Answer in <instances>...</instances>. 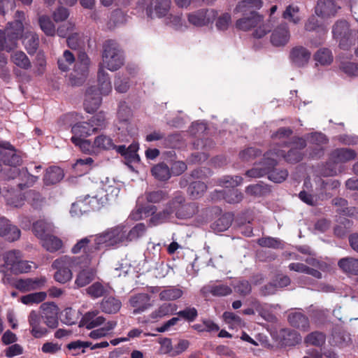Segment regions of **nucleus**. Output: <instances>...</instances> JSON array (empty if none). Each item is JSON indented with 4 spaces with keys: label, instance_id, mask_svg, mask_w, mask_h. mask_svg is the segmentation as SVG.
Returning a JSON list of instances; mask_svg holds the SVG:
<instances>
[{
    "label": "nucleus",
    "instance_id": "774afa93",
    "mask_svg": "<svg viewBox=\"0 0 358 358\" xmlns=\"http://www.w3.org/2000/svg\"><path fill=\"white\" fill-rule=\"evenodd\" d=\"M76 27L71 22H68L57 29V34L61 37L69 36L71 34H75Z\"/></svg>",
    "mask_w": 358,
    "mask_h": 358
},
{
    "label": "nucleus",
    "instance_id": "1a4fd4ad",
    "mask_svg": "<svg viewBox=\"0 0 358 358\" xmlns=\"http://www.w3.org/2000/svg\"><path fill=\"white\" fill-rule=\"evenodd\" d=\"M98 237L103 248L127 245L128 243L127 224H120L108 229L103 233L98 234Z\"/></svg>",
    "mask_w": 358,
    "mask_h": 358
},
{
    "label": "nucleus",
    "instance_id": "3c124183",
    "mask_svg": "<svg viewBox=\"0 0 358 358\" xmlns=\"http://www.w3.org/2000/svg\"><path fill=\"white\" fill-rule=\"evenodd\" d=\"M21 252L18 250H11L4 255L5 266L13 271V267L17 264L21 258Z\"/></svg>",
    "mask_w": 358,
    "mask_h": 358
},
{
    "label": "nucleus",
    "instance_id": "338daca9",
    "mask_svg": "<svg viewBox=\"0 0 358 358\" xmlns=\"http://www.w3.org/2000/svg\"><path fill=\"white\" fill-rule=\"evenodd\" d=\"M224 199L229 203H238L243 199V194L236 189H229L224 192Z\"/></svg>",
    "mask_w": 358,
    "mask_h": 358
},
{
    "label": "nucleus",
    "instance_id": "5701e85b",
    "mask_svg": "<svg viewBox=\"0 0 358 358\" xmlns=\"http://www.w3.org/2000/svg\"><path fill=\"white\" fill-rule=\"evenodd\" d=\"M150 301V298L147 294H139L132 296L129 300V303L134 308L133 313L134 314H139L144 312L151 306Z\"/></svg>",
    "mask_w": 358,
    "mask_h": 358
},
{
    "label": "nucleus",
    "instance_id": "c03bdc74",
    "mask_svg": "<svg viewBox=\"0 0 358 358\" xmlns=\"http://www.w3.org/2000/svg\"><path fill=\"white\" fill-rule=\"evenodd\" d=\"M117 325L116 321H108L101 328L93 330L90 334V337L94 339H98L106 336Z\"/></svg>",
    "mask_w": 358,
    "mask_h": 358
},
{
    "label": "nucleus",
    "instance_id": "0e129e2a",
    "mask_svg": "<svg viewBox=\"0 0 358 358\" xmlns=\"http://www.w3.org/2000/svg\"><path fill=\"white\" fill-rule=\"evenodd\" d=\"M165 22L176 29H182L183 27H187L183 23L182 17L180 15H167V16L165 17Z\"/></svg>",
    "mask_w": 358,
    "mask_h": 358
},
{
    "label": "nucleus",
    "instance_id": "0eeeda50",
    "mask_svg": "<svg viewBox=\"0 0 358 358\" xmlns=\"http://www.w3.org/2000/svg\"><path fill=\"white\" fill-rule=\"evenodd\" d=\"M124 58L117 44L112 41H106L103 45L102 62L100 69L106 68L110 71H116L123 64Z\"/></svg>",
    "mask_w": 358,
    "mask_h": 358
},
{
    "label": "nucleus",
    "instance_id": "72a5a7b5",
    "mask_svg": "<svg viewBox=\"0 0 358 358\" xmlns=\"http://www.w3.org/2000/svg\"><path fill=\"white\" fill-rule=\"evenodd\" d=\"M288 321L292 326L303 331L307 330L309 327L308 318L300 312L290 313L288 315Z\"/></svg>",
    "mask_w": 358,
    "mask_h": 358
},
{
    "label": "nucleus",
    "instance_id": "f257e3e1",
    "mask_svg": "<svg viewBox=\"0 0 358 358\" xmlns=\"http://www.w3.org/2000/svg\"><path fill=\"white\" fill-rule=\"evenodd\" d=\"M120 193V185L114 180L106 178L99 186L96 193L92 196L86 195L80 197L72 204L71 213L72 215L82 214L88 210V206L92 209L99 208L108 202L115 201Z\"/></svg>",
    "mask_w": 358,
    "mask_h": 358
},
{
    "label": "nucleus",
    "instance_id": "4c0bfd02",
    "mask_svg": "<svg viewBox=\"0 0 358 358\" xmlns=\"http://www.w3.org/2000/svg\"><path fill=\"white\" fill-rule=\"evenodd\" d=\"M63 177V171L59 167L53 166L46 171L44 181L46 185L55 184L60 181Z\"/></svg>",
    "mask_w": 358,
    "mask_h": 358
},
{
    "label": "nucleus",
    "instance_id": "7ed1b4c3",
    "mask_svg": "<svg viewBox=\"0 0 358 358\" xmlns=\"http://www.w3.org/2000/svg\"><path fill=\"white\" fill-rule=\"evenodd\" d=\"M15 21L8 24L4 31L0 30V49L10 52L17 48V40L27 26L25 15L17 11Z\"/></svg>",
    "mask_w": 358,
    "mask_h": 358
},
{
    "label": "nucleus",
    "instance_id": "7c9ffc66",
    "mask_svg": "<svg viewBox=\"0 0 358 358\" xmlns=\"http://www.w3.org/2000/svg\"><path fill=\"white\" fill-rule=\"evenodd\" d=\"M0 159L5 165L12 166L11 168H16L15 166L20 164V157L16 155L13 150H3L0 152ZM8 167L6 169V171L10 173Z\"/></svg>",
    "mask_w": 358,
    "mask_h": 358
},
{
    "label": "nucleus",
    "instance_id": "b1692460",
    "mask_svg": "<svg viewBox=\"0 0 358 358\" xmlns=\"http://www.w3.org/2000/svg\"><path fill=\"white\" fill-rule=\"evenodd\" d=\"M101 98L96 92L95 87L89 88L86 93V97L84 103L85 108L87 113H93L99 106Z\"/></svg>",
    "mask_w": 358,
    "mask_h": 358
},
{
    "label": "nucleus",
    "instance_id": "bf43d9fd",
    "mask_svg": "<svg viewBox=\"0 0 358 358\" xmlns=\"http://www.w3.org/2000/svg\"><path fill=\"white\" fill-rule=\"evenodd\" d=\"M225 322L231 328L237 329L243 326L241 318L231 312H225L223 314Z\"/></svg>",
    "mask_w": 358,
    "mask_h": 358
},
{
    "label": "nucleus",
    "instance_id": "f8f14e48",
    "mask_svg": "<svg viewBox=\"0 0 358 358\" xmlns=\"http://www.w3.org/2000/svg\"><path fill=\"white\" fill-rule=\"evenodd\" d=\"M89 64L86 54H80L73 71L70 75V83L72 85H80L85 82L88 76Z\"/></svg>",
    "mask_w": 358,
    "mask_h": 358
},
{
    "label": "nucleus",
    "instance_id": "bb28decb",
    "mask_svg": "<svg viewBox=\"0 0 358 358\" xmlns=\"http://www.w3.org/2000/svg\"><path fill=\"white\" fill-rule=\"evenodd\" d=\"M94 143L97 155L102 151L110 150L115 148V143L112 138L105 134H100L96 136Z\"/></svg>",
    "mask_w": 358,
    "mask_h": 358
},
{
    "label": "nucleus",
    "instance_id": "423d86ee",
    "mask_svg": "<svg viewBox=\"0 0 358 358\" xmlns=\"http://www.w3.org/2000/svg\"><path fill=\"white\" fill-rule=\"evenodd\" d=\"M98 235L90 236L79 240L71 248V252L73 254L83 253L84 255L82 257H76L78 261H80L81 263L91 264L92 254L101 249L102 245L99 241Z\"/></svg>",
    "mask_w": 358,
    "mask_h": 358
},
{
    "label": "nucleus",
    "instance_id": "4be33fe9",
    "mask_svg": "<svg viewBox=\"0 0 358 358\" xmlns=\"http://www.w3.org/2000/svg\"><path fill=\"white\" fill-rule=\"evenodd\" d=\"M311 57V52L303 46L293 48L289 53V59L296 66L303 67L306 66Z\"/></svg>",
    "mask_w": 358,
    "mask_h": 358
},
{
    "label": "nucleus",
    "instance_id": "f03ea898",
    "mask_svg": "<svg viewBox=\"0 0 358 358\" xmlns=\"http://www.w3.org/2000/svg\"><path fill=\"white\" fill-rule=\"evenodd\" d=\"M279 159L270 150L264 155V161L259 164H255V167L246 172V176L251 178H259L264 175H268L270 180L274 182H282L287 177L286 170H278L274 169L277 161Z\"/></svg>",
    "mask_w": 358,
    "mask_h": 358
},
{
    "label": "nucleus",
    "instance_id": "6e6d98bb",
    "mask_svg": "<svg viewBox=\"0 0 358 358\" xmlns=\"http://www.w3.org/2000/svg\"><path fill=\"white\" fill-rule=\"evenodd\" d=\"M315 60L321 65H329L333 61L331 52L326 48L320 49L317 51L315 56Z\"/></svg>",
    "mask_w": 358,
    "mask_h": 358
},
{
    "label": "nucleus",
    "instance_id": "2f4dec72",
    "mask_svg": "<svg viewBox=\"0 0 358 358\" xmlns=\"http://www.w3.org/2000/svg\"><path fill=\"white\" fill-rule=\"evenodd\" d=\"M98 83L99 95H108L112 90V85L108 78V74L103 69H99L98 72Z\"/></svg>",
    "mask_w": 358,
    "mask_h": 358
},
{
    "label": "nucleus",
    "instance_id": "864d4df0",
    "mask_svg": "<svg viewBox=\"0 0 358 358\" xmlns=\"http://www.w3.org/2000/svg\"><path fill=\"white\" fill-rule=\"evenodd\" d=\"M145 226L144 224H137L132 229H129V227L127 225L128 243L141 237L145 234Z\"/></svg>",
    "mask_w": 358,
    "mask_h": 358
},
{
    "label": "nucleus",
    "instance_id": "dca6fc26",
    "mask_svg": "<svg viewBox=\"0 0 358 358\" xmlns=\"http://www.w3.org/2000/svg\"><path fill=\"white\" fill-rule=\"evenodd\" d=\"M41 319L46 326L50 329L58 327L59 308L54 303H44L41 306Z\"/></svg>",
    "mask_w": 358,
    "mask_h": 358
},
{
    "label": "nucleus",
    "instance_id": "6ab92c4d",
    "mask_svg": "<svg viewBox=\"0 0 358 358\" xmlns=\"http://www.w3.org/2000/svg\"><path fill=\"white\" fill-rule=\"evenodd\" d=\"M290 39V31L286 23L275 27L271 35V43L275 47H282L287 45Z\"/></svg>",
    "mask_w": 358,
    "mask_h": 358
},
{
    "label": "nucleus",
    "instance_id": "37998d69",
    "mask_svg": "<svg viewBox=\"0 0 358 358\" xmlns=\"http://www.w3.org/2000/svg\"><path fill=\"white\" fill-rule=\"evenodd\" d=\"M289 268L291 271H294L299 273H303L308 275H310L316 278H321L322 273L314 268H309L306 265L302 263H292L289 265Z\"/></svg>",
    "mask_w": 358,
    "mask_h": 358
},
{
    "label": "nucleus",
    "instance_id": "a19ab883",
    "mask_svg": "<svg viewBox=\"0 0 358 358\" xmlns=\"http://www.w3.org/2000/svg\"><path fill=\"white\" fill-rule=\"evenodd\" d=\"M304 28L308 31H316L320 36H324L327 29L324 26L320 24L315 15H311L306 22Z\"/></svg>",
    "mask_w": 358,
    "mask_h": 358
},
{
    "label": "nucleus",
    "instance_id": "9d476101",
    "mask_svg": "<svg viewBox=\"0 0 358 358\" xmlns=\"http://www.w3.org/2000/svg\"><path fill=\"white\" fill-rule=\"evenodd\" d=\"M356 153L354 150L349 148H338L334 150L330 155L329 162L327 164V167L322 172L324 176H335L341 172V170L337 169L331 164H338L348 162L355 158Z\"/></svg>",
    "mask_w": 358,
    "mask_h": 358
},
{
    "label": "nucleus",
    "instance_id": "a878e982",
    "mask_svg": "<svg viewBox=\"0 0 358 358\" xmlns=\"http://www.w3.org/2000/svg\"><path fill=\"white\" fill-rule=\"evenodd\" d=\"M71 131L76 136L80 138H86L96 132V127H93L90 122H82L74 124Z\"/></svg>",
    "mask_w": 358,
    "mask_h": 358
},
{
    "label": "nucleus",
    "instance_id": "e2e57ef3",
    "mask_svg": "<svg viewBox=\"0 0 358 358\" xmlns=\"http://www.w3.org/2000/svg\"><path fill=\"white\" fill-rule=\"evenodd\" d=\"M242 178L240 176H225L220 180V185L227 189H234L242 182Z\"/></svg>",
    "mask_w": 358,
    "mask_h": 358
},
{
    "label": "nucleus",
    "instance_id": "cd10ccee",
    "mask_svg": "<svg viewBox=\"0 0 358 358\" xmlns=\"http://www.w3.org/2000/svg\"><path fill=\"white\" fill-rule=\"evenodd\" d=\"M282 17L288 22L297 24L300 23L302 17L300 15V8L296 4H289L286 6Z\"/></svg>",
    "mask_w": 358,
    "mask_h": 358
},
{
    "label": "nucleus",
    "instance_id": "052dcab7",
    "mask_svg": "<svg viewBox=\"0 0 358 358\" xmlns=\"http://www.w3.org/2000/svg\"><path fill=\"white\" fill-rule=\"evenodd\" d=\"M206 190V185L204 182L201 181H195L192 182L188 188L189 193L193 199H196L201 196Z\"/></svg>",
    "mask_w": 358,
    "mask_h": 358
},
{
    "label": "nucleus",
    "instance_id": "a18cd8bd",
    "mask_svg": "<svg viewBox=\"0 0 358 358\" xmlns=\"http://www.w3.org/2000/svg\"><path fill=\"white\" fill-rule=\"evenodd\" d=\"M46 296L47 294L44 292L31 293L22 296L20 298V301L23 304L31 306L42 302L45 299Z\"/></svg>",
    "mask_w": 358,
    "mask_h": 358
},
{
    "label": "nucleus",
    "instance_id": "ea45409f",
    "mask_svg": "<svg viewBox=\"0 0 358 358\" xmlns=\"http://www.w3.org/2000/svg\"><path fill=\"white\" fill-rule=\"evenodd\" d=\"M71 141L76 146H78L83 152L88 155H97L96 148H94V141L92 143L89 140H85L76 136L71 137Z\"/></svg>",
    "mask_w": 358,
    "mask_h": 358
},
{
    "label": "nucleus",
    "instance_id": "49530a36",
    "mask_svg": "<svg viewBox=\"0 0 358 358\" xmlns=\"http://www.w3.org/2000/svg\"><path fill=\"white\" fill-rule=\"evenodd\" d=\"M152 173L159 180H166L171 177V171L169 166L164 163H160L152 169Z\"/></svg>",
    "mask_w": 358,
    "mask_h": 358
},
{
    "label": "nucleus",
    "instance_id": "412c9836",
    "mask_svg": "<svg viewBox=\"0 0 358 358\" xmlns=\"http://www.w3.org/2000/svg\"><path fill=\"white\" fill-rule=\"evenodd\" d=\"M183 201L184 197L180 194L176 195L174 199L169 203L167 208L163 213L155 214L150 218L151 224L157 225L164 222Z\"/></svg>",
    "mask_w": 358,
    "mask_h": 358
},
{
    "label": "nucleus",
    "instance_id": "aec40b11",
    "mask_svg": "<svg viewBox=\"0 0 358 358\" xmlns=\"http://www.w3.org/2000/svg\"><path fill=\"white\" fill-rule=\"evenodd\" d=\"M10 175L8 176V178H17V185L20 189L24 187L32 186L37 180V177L30 175L26 169L18 170L17 168H10Z\"/></svg>",
    "mask_w": 358,
    "mask_h": 358
},
{
    "label": "nucleus",
    "instance_id": "58836bf2",
    "mask_svg": "<svg viewBox=\"0 0 358 358\" xmlns=\"http://www.w3.org/2000/svg\"><path fill=\"white\" fill-rule=\"evenodd\" d=\"M183 292L180 288L169 287L160 291L159 299L162 301H173L180 298Z\"/></svg>",
    "mask_w": 358,
    "mask_h": 358
},
{
    "label": "nucleus",
    "instance_id": "de8ad7c7",
    "mask_svg": "<svg viewBox=\"0 0 358 358\" xmlns=\"http://www.w3.org/2000/svg\"><path fill=\"white\" fill-rule=\"evenodd\" d=\"M177 309V306L172 303H164L160 306L157 310H155L150 315L152 319H160L164 316L173 313Z\"/></svg>",
    "mask_w": 358,
    "mask_h": 358
},
{
    "label": "nucleus",
    "instance_id": "f704fd0d",
    "mask_svg": "<svg viewBox=\"0 0 358 358\" xmlns=\"http://www.w3.org/2000/svg\"><path fill=\"white\" fill-rule=\"evenodd\" d=\"M22 43L29 54H34L38 45V38L32 31H26L22 36Z\"/></svg>",
    "mask_w": 358,
    "mask_h": 358
},
{
    "label": "nucleus",
    "instance_id": "9b49d317",
    "mask_svg": "<svg viewBox=\"0 0 358 358\" xmlns=\"http://www.w3.org/2000/svg\"><path fill=\"white\" fill-rule=\"evenodd\" d=\"M171 0H144L143 7L148 17H165L171 8Z\"/></svg>",
    "mask_w": 358,
    "mask_h": 358
},
{
    "label": "nucleus",
    "instance_id": "c756f323",
    "mask_svg": "<svg viewBox=\"0 0 358 358\" xmlns=\"http://www.w3.org/2000/svg\"><path fill=\"white\" fill-rule=\"evenodd\" d=\"M54 226L52 223L45 220H39L34 224L33 231L36 236L42 241L48 234L53 231Z\"/></svg>",
    "mask_w": 358,
    "mask_h": 358
},
{
    "label": "nucleus",
    "instance_id": "79ce46f5",
    "mask_svg": "<svg viewBox=\"0 0 358 358\" xmlns=\"http://www.w3.org/2000/svg\"><path fill=\"white\" fill-rule=\"evenodd\" d=\"M41 244L44 248L51 252L57 251L62 247V241L50 234L45 237L41 241Z\"/></svg>",
    "mask_w": 358,
    "mask_h": 358
},
{
    "label": "nucleus",
    "instance_id": "09e8293b",
    "mask_svg": "<svg viewBox=\"0 0 358 358\" xmlns=\"http://www.w3.org/2000/svg\"><path fill=\"white\" fill-rule=\"evenodd\" d=\"M38 24L42 31L48 36L55 34V27L50 18L46 15H41L38 18Z\"/></svg>",
    "mask_w": 358,
    "mask_h": 358
},
{
    "label": "nucleus",
    "instance_id": "39448f33",
    "mask_svg": "<svg viewBox=\"0 0 358 358\" xmlns=\"http://www.w3.org/2000/svg\"><path fill=\"white\" fill-rule=\"evenodd\" d=\"M334 38L341 48L347 50L358 41V30L351 29L345 20L337 21L333 26Z\"/></svg>",
    "mask_w": 358,
    "mask_h": 358
},
{
    "label": "nucleus",
    "instance_id": "c85d7f7f",
    "mask_svg": "<svg viewBox=\"0 0 358 358\" xmlns=\"http://www.w3.org/2000/svg\"><path fill=\"white\" fill-rule=\"evenodd\" d=\"M105 318L99 315L98 310L89 311L83 317V322L87 329H93L104 323Z\"/></svg>",
    "mask_w": 358,
    "mask_h": 358
},
{
    "label": "nucleus",
    "instance_id": "4d7b16f0",
    "mask_svg": "<svg viewBox=\"0 0 358 358\" xmlns=\"http://www.w3.org/2000/svg\"><path fill=\"white\" fill-rule=\"evenodd\" d=\"M326 336L324 334L318 331L312 332L305 338V343L315 346H322L324 344Z\"/></svg>",
    "mask_w": 358,
    "mask_h": 358
},
{
    "label": "nucleus",
    "instance_id": "393cba45",
    "mask_svg": "<svg viewBox=\"0 0 358 358\" xmlns=\"http://www.w3.org/2000/svg\"><path fill=\"white\" fill-rule=\"evenodd\" d=\"M46 282L45 277L36 278L20 279L16 282V287L23 292L36 289L43 287Z\"/></svg>",
    "mask_w": 358,
    "mask_h": 358
},
{
    "label": "nucleus",
    "instance_id": "473e14b6",
    "mask_svg": "<svg viewBox=\"0 0 358 358\" xmlns=\"http://www.w3.org/2000/svg\"><path fill=\"white\" fill-rule=\"evenodd\" d=\"M120 301L115 297H105L101 303V308L103 312L108 314H114L118 312L121 308Z\"/></svg>",
    "mask_w": 358,
    "mask_h": 358
},
{
    "label": "nucleus",
    "instance_id": "4468645a",
    "mask_svg": "<svg viewBox=\"0 0 358 358\" xmlns=\"http://www.w3.org/2000/svg\"><path fill=\"white\" fill-rule=\"evenodd\" d=\"M217 12L213 9H201L187 15L188 22L195 27L206 26L217 17Z\"/></svg>",
    "mask_w": 358,
    "mask_h": 358
},
{
    "label": "nucleus",
    "instance_id": "c9c22d12",
    "mask_svg": "<svg viewBox=\"0 0 358 358\" xmlns=\"http://www.w3.org/2000/svg\"><path fill=\"white\" fill-rule=\"evenodd\" d=\"M10 61L15 66L24 70L29 69L31 66L28 57L21 50L13 52L10 55Z\"/></svg>",
    "mask_w": 358,
    "mask_h": 358
},
{
    "label": "nucleus",
    "instance_id": "680f3d73",
    "mask_svg": "<svg viewBox=\"0 0 358 358\" xmlns=\"http://www.w3.org/2000/svg\"><path fill=\"white\" fill-rule=\"evenodd\" d=\"M208 291L214 296H222L231 293V289L223 284L208 286Z\"/></svg>",
    "mask_w": 358,
    "mask_h": 358
},
{
    "label": "nucleus",
    "instance_id": "20e7f679",
    "mask_svg": "<svg viewBox=\"0 0 358 358\" xmlns=\"http://www.w3.org/2000/svg\"><path fill=\"white\" fill-rule=\"evenodd\" d=\"M263 5L262 0H243L238 3L236 8L237 12L243 15L250 14V16H244L236 22V27L243 31H248L256 27L262 21V17L256 10L259 9Z\"/></svg>",
    "mask_w": 358,
    "mask_h": 358
},
{
    "label": "nucleus",
    "instance_id": "6e6552de",
    "mask_svg": "<svg viewBox=\"0 0 358 358\" xmlns=\"http://www.w3.org/2000/svg\"><path fill=\"white\" fill-rule=\"evenodd\" d=\"M80 261L74 257L62 256L56 259L52 264V268L56 270L54 275L55 280L62 284L69 282L73 277L71 268L78 265Z\"/></svg>",
    "mask_w": 358,
    "mask_h": 358
},
{
    "label": "nucleus",
    "instance_id": "5fc2aeb1",
    "mask_svg": "<svg viewBox=\"0 0 358 358\" xmlns=\"http://www.w3.org/2000/svg\"><path fill=\"white\" fill-rule=\"evenodd\" d=\"M94 160L87 157L84 159H78L73 165V169L81 174L88 172L93 166Z\"/></svg>",
    "mask_w": 358,
    "mask_h": 358
},
{
    "label": "nucleus",
    "instance_id": "13d9d810",
    "mask_svg": "<svg viewBox=\"0 0 358 358\" xmlns=\"http://www.w3.org/2000/svg\"><path fill=\"white\" fill-rule=\"evenodd\" d=\"M75 61L74 55L69 50L64 52L63 56L58 59V66L59 69L66 71L69 69L70 66Z\"/></svg>",
    "mask_w": 358,
    "mask_h": 358
},
{
    "label": "nucleus",
    "instance_id": "e433bc0d",
    "mask_svg": "<svg viewBox=\"0 0 358 358\" xmlns=\"http://www.w3.org/2000/svg\"><path fill=\"white\" fill-rule=\"evenodd\" d=\"M338 266L345 273L358 275V259L345 257L339 260Z\"/></svg>",
    "mask_w": 358,
    "mask_h": 358
},
{
    "label": "nucleus",
    "instance_id": "a211bd4d",
    "mask_svg": "<svg viewBox=\"0 0 358 358\" xmlns=\"http://www.w3.org/2000/svg\"><path fill=\"white\" fill-rule=\"evenodd\" d=\"M28 323L30 334L35 338L45 337L48 333V329L43 324V320L40 315L35 310H31L28 315Z\"/></svg>",
    "mask_w": 358,
    "mask_h": 358
},
{
    "label": "nucleus",
    "instance_id": "603ef678",
    "mask_svg": "<svg viewBox=\"0 0 358 358\" xmlns=\"http://www.w3.org/2000/svg\"><path fill=\"white\" fill-rule=\"evenodd\" d=\"M233 218L230 214L223 215L214 224L213 229L217 232L226 231L231 224Z\"/></svg>",
    "mask_w": 358,
    "mask_h": 358
},
{
    "label": "nucleus",
    "instance_id": "ddd939ff",
    "mask_svg": "<svg viewBox=\"0 0 358 358\" xmlns=\"http://www.w3.org/2000/svg\"><path fill=\"white\" fill-rule=\"evenodd\" d=\"M306 145L305 141L299 138L292 143L290 150L287 155H285L284 150H280L275 148L272 151L275 157H277L279 159L280 158H284L289 162L296 163L301 160L302 153L301 150L303 149L306 147Z\"/></svg>",
    "mask_w": 358,
    "mask_h": 358
},
{
    "label": "nucleus",
    "instance_id": "69168bd1",
    "mask_svg": "<svg viewBox=\"0 0 358 358\" xmlns=\"http://www.w3.org/2000/svg\"><path fill=\"white\" fill-rule=\"evenodd\" d=\"M231 24V15L229 13H222L217 19L215 26L217 29L224 31Z\"/></svg>",
    "mask_w": 358,
    "mask_h": 358
},
{
    "label": "nucleus",
    "instance_id": "8fccbe9b",
    "mask_svg": "<svg viewBox=\"0 0 358 358\" xmlns=\"http://www.w3.org/2000/svg\"><path fill=\"white\" fill-rule=\"evenodd\" d=\"M86 292L92 298H99L108 292V288L100 282H94L89 286Z\"/></svg>",
    "mask_w": 358,
    "mask_h": 358
},
{
    "label": "nucleus",
    "instance_id": "2eb2a0df",
    "mask_svg": "<svg viewBox=\"0 0 358 358\" xmlns=\"http://www.w3.org/2000/svg\"><path fill=\"white\" fill-rule=\"evenodd\" d=\"M341 6L335 0H318L315 7V15L322 19L335 17Z\"/></svg>",
    "mask_w": 358,
    "mask_h": 358
},
{
    "label": "nucleus",
    "instance_id": "f3484780",
    "mask_svg": "<svg viewBox=\"0 0 358 358\" xmlns=\"http://www.w3.org/2000/svg\"><path fill=\"white\" fill-rule=\"evenodd\" d=\"M91 264H78L80 269L76 276L74 282L76 288H80L89 285L95 278L96 271L94 266H90Z\"/></svg>",
    "mask_w": 358,
    "mask_h": 358
}]
</instances>
